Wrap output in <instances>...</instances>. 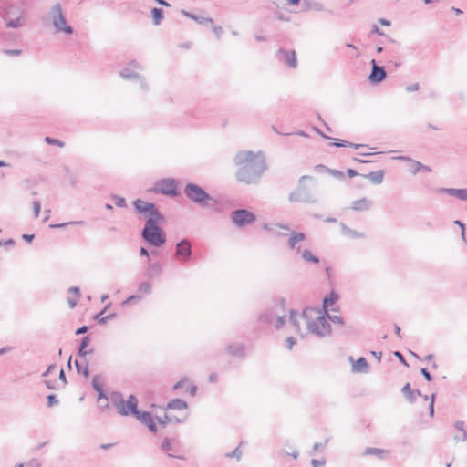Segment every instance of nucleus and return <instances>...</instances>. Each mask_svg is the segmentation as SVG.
Here are the masks:
<instances>
[{
    "label": "nucleus",
    "instance_id": "nucleus-1",
    "mask_svg": "<svg viewBox=\"0 0 467 467\" xmlns=\"http://www.w3.org/2000/svg\"><path fill=\"white\" fill-rule=\"evenodd\" d=\"M234 163L238 167L236 179L245 184H256L266 170L265 155L262 151L241 150L234 158Z\"/></svg>",
    "mask_w": 467,
    "mask_h": 467
},
{
    "label": "nucleus",
    "instance_id": "nucleus-2",
    "mask_svg": "<svg viewBox=\"0 0 467 467\" xmlns=\"http://www.w3.org/2000/svg\"><path fill=\"white\" fill-rule=\"evenodd\" d=\"M305 324L307 331L318 337H325L331 334V327L326 315L317 308L305 309Z\"/></svg>",
    "mask_w": 467,
    "mask_h": 467
},
{
    "label": "nucleus",
    "instance_id": "nucleus-3",
    "mask_svg": "<svg viewBox=\"0 0 467 467\" xmlns=\"http://www.w3.org/2000/svg\"><path fill=\"white\" fill-rule=\"evenodd\" d=\"M165 220L147 219L141 231V237L150 245L161 247L166 242V237L160 223Z\"/></svg>",
    "mask_w": 467,
    "mask_h": 467
},
{
    "label": "nucleus",
    "instance_id": "nucleus-4",
    "mask_svg": "<svg viewBox=\"0 0 467 467\" xmlns=\"http://www.w3.org/2000/svg\"><path fill=\"white\" fill-rule=\"evenodd\" d=\"M109 400L121 416L134 415L138 412V399L134 395H130L125 400L120 392L113 391L109 394Z\"/></svg>",
    "mask_w": 467,
    "mask_h": 467
},
{
    "label": "nucleus",
    "instance_id": "nucleus-5",
    "mask_svg": "<svg viewBox=\"0 0 467 467\" xmlns=\"http://www.w3.org/2000/svg\"><path fill=\"white\" fill-rule=\"evenodd\" d=\"M285 301L282 299L275 306L263 312L259 316V320L265 324H274L276 329L281 328L285 323Z\"/></svg>",
    "mask_w": 467,
    "mask_h": 467
},
{
    "label": "nucleus",
    "instance_id": "nucleus-6",
    "mask_svg": "<svg viewBox=\"0 0 467 467\" xmlns=\"http://www.w3.org/2000/svg\"><path fill=\"white\" fill-rule=\"evenodd\" d=\"M183 192L191 202L201 207H209L211 202H215L213 198L204 189L195 183L186 184Z\"/></svg>",
    "mask_w": 467,
    "mask_h": 467
},
{
    "label": "nucleus",
    "instance_id": "nucleus-7",
    "mask_svg": "<svg viewBox=\"0 0 467 467\" xmlns=\"http://www.w3.org/2000/svg\"><path fill=\"white\" fill-rule=\"evenodd\" d=\"M312 177L304 175L299 179L298 187L289 194V201L292 202H305V203H315L317 202V197L303 185V182L306 180H311Z\"/></svg>",
    "mask_w": 467,
    "mask_h": 467
},
{
    "label": "nucleus",
    "instance_id": "nucleus-8",
    "mask_svg": "<svg viewBox=\"0 0 467 467\" xmlns=\"http://www.w3.org/2000/svg\"><path fill=\"white\" fill-rule=\"evenodd\" d=\"M48 16L52 21V25L55 27L56 32H63L66 34L73 33V28L67 24L66 17L59 4H56L51 7Z\"/></svg>",
    "mask_w": 467,
    "mask_h": 467
},
{
    "label": "nucleus",
    "instance_id": "nucleus-9",
    "mask_svg": "<svg viewBox=\"0 0 467 467\" xmlns=\"http://www.w3.org/2000/svg\"><path fill=\"white\" fill-rule=\"evenodd\" d=\"M133 206L140 214H142L145 217L146 220H165L164 215L156 208L155 204L152 202H148L141 199H137L133 202Z\"/></svg>",
    "mask_w": 467,
    "mask_h": 467
},
{
    "label": "nucleus",
    "instance_id": "nucleus-10",
    "mask_svg": "<svg viewBox=\"0 0 467 467\" xmlns=\"http://www.w3.org/2000/svg\"><path fill=\"white\" fill-rule=\"evenodd\" d=\"M231 219L237 226L241 227L254 223L256 217L245 209H238L231 213Z\"/></svg>",
    "mask_w": 467,
    "mask_h": 467
},
{
    "label": "nucleus",
    "instance_id": "nucleus-11",
    "mask_svg": "<svg viewBox=\"0 0 467 467\" xmlns=\"http://www.w3.org/2000/svg\"><path fill=\"white\" fill-rule=\"evenodd\" d=\"M154 191L169 196H177V183L174 179H162L155 183Z\"/></svg>",
    "mask_w": 467,
    "mask_h": 467
},
{
    "label": "nucleus",
    "instance_id": "nucleus-12",
    "mask_svg": "<svg viewBox=\"0 0 467 467\" xmlns=\"http://www.w3.org/2000/svg\"><path fill=\"white\" fill-rule=\"evenodd\" d=\"M161 449L168 457L180 460L184 459L182 455L178 454L180 452V445L175 440L165 438L161 443Z\"/></svg>",
    "mask_w": 467,
    "mask_h": 467
},
{
    "label": "nucleus",
    "instance_id": "nucleus-13",
    "mask_svg": "<svg viewBox=\"0 0 467 467\" xmlns=\"http://www.w3.org/2000/svg\"><path fill=\"white\" fill-rule=\"evenodd\" d=\"M306 236L304 233L292 231L288 241H287V246L290 250L294 251L296 254H302V249L301 245L299 244L301 242L306 240Z\"/></svg>",
    "mask_w": 467,
    "mask_h": 467
},
{
    "label": "nucleus",
    "instance_id": "nucleus-14",
    "mask_svg": "<svg viewBox=\"0 0 467 467\" xmlns=\"http://www.w3.org/2000/svg\"><path fill=\"white\" fill-rule=\"evenodd\" d=\"M175 255L182 262H186L190 259L192 255V246L189 240L183 239L176 244Z\"/></svg>",
    "mask_w": 467,
    "mask_h": 467
},
{
    "label": "nucleus",
    "instance_id": "nucleus-15",
    "mask_svg": "<svg viewBox=\"0 0 467 467\" xmlns=\"http://www.w3.org/2000/svg\"><path fill=\"white\" fill-rule=\"evenodd\" d=\"M278 59L283 61L291 68H296L297 66L296 55L294 50H285L280 48L278 50Z\"/></svg>",
    "mask_w": 467,
    "mask_h": 467
},
{
    "label": "nucleus",
    "instance_id": "nucleus-16",
    "mask_svg": "<svg viewBox=\"0 0 467 467\" xmlns=\"http://www.w3.org/2000/svg\"><path fill=\"white\" fill-rule=\"evenodd\" d=\"M119 74H120L121 78L128 79V80L137 79L140 83V89H142V90L148 89V85H147L145 79L143 78H141L139 75V73L135 72L131 68L125 67L120 71Z\"/></svg>",
    "mask_w": 467,
    "mask_h": 467
},
{
    "label": "nucleus",
    "instance_id": "nucleus-17",
    "mask_svg": "<svg viewBox=\"0 0 467 467\" xmlns=\"http://www.w3.org/2000/svg\"><path fill=\"white\" fill-rule=\"evenodd\" d=\"M372 69L368 77L371 83H379L385 79L387 74L383 67L377 65L374 59L371 60Z\"/></svg>",
    "mask_w": 467,
    "mask_h": 467
},
{
    "label": "nucleus",
    "instance_id": "nucleus-18",
    "mask_svg": "<svg viewBox=\"0 0 467 467\" xmlns=\"http://www.w3.org/2000/svg\"><path fill=\"white\" fill-rule=\"evenodd\" d=\"M133 416L136 417V419L139 420L140 422L147 425V427L149 428V430L150 431H152V432L157 431V427H156L155 423L153 422L152 417L150 412L140 411L138 410V412L136 414H134Z\"/></svg>",
    "mask_w": 467,
    "mask_h": 467
},
{
    "label": "nucleus",
    "instance_id": "nucleus-19",
    "mask_svg": "<svg viewBox=\"0 0 467 467\" xmlns=\"http://www.w3.org/2000/svg\"><path fill=\"white\" fill-rule=\"evenodd\" d=\"M92 387L98 392V400H110L109 396H107L103 390V378L99 375H96L92 379Z\"/></svg>",
    "mask_w": 467,
    "mask_h": 467
},
{
    "label": "nucleus",
    "instance_id": "nucleus-20",
    "mask_svg": "<svg viewBox=\"0 0 467 467\" xmlns=\"http://www.w3.org/2000/svg\"><path fill=\"white\" fill-rule=\"evenodd\" d=\"M289 322L295 327L296 332L301 334V323L303 322L305 324V310L302 314H298L297 312L291 310Z\"/></svg>",
    "mask_w": 467,
    "mask_h": 467
},
{
    "label": "nucleus",
    "instance_id": "nucleus-21",
    "mask_svg": "<svg viewBox=\"0 0 467 467\" xmlns=\"http://www.w3.org/2000/svg\"><path fill=\"white\" fill-rule=\"evenodd\" d=\"M439 192L454 196L462 201H467V189L441 188Z\"/></svg>",
    "mask_w": 467,
    "mask_h": 467
},
{
    "label": "nucleus",
    "instance_id": "nucleus-22",
    "mask_svg": "<svg viewBox=\"0 0 467 467\" xmlns=\"http://www.w3.org/2000/svg\"><path fill=\"white\" fill-rule=\"evenodd\" d=\"M372 202L367 198H361L354 201L351 204V208L357 212H365L370 209Z\"/></svg>",
    "mask_w": 467,
    "mask_h": 467
},
{
    "label": "nucleus",
    "instance_id": "nucleus-23",
    "mask_svg": "<svg viewBox=\"0 0 467 467\" xmlns=\"http://www.w3.org/2000/svg\"><path fill=\"white\" fill-rule=\"evenodd\" d=\"M410 165H409V171L412 173V174H416L417 172L419 171H426V172H431V168L429 166H426L424 164H422L421 162L418 161H414L412 159L410 160Z\"/></svg>",
    "mask_w": 467,
    "mask_h": 467
},
{
    "label": "nucleus",
    "instance_id": "nucleus-24",
    "mask_svg": "<svg viewBox=\"0 0 467 467\" xmlns=\"http://www.w3.org/2000/svg\"><path fill=\"white\" fill-rule=\"evenodd\" d=\"M352 371L355 373H368V364L365 358H359L356 362L352 365Z\"/></svg>",
    "mask_w": 467,
    "mask_h": 467
},
{
    "label": "nucleus",
    "instance_id": "nucleus-25",
    "mask_svg": "<svg viewBox=\"0 0 467 467\" xmlns=\"http://www.w3.org/2000/svg\"><path fill=\"white\" fill-rule=\"evenodd\" d=\"M263 229L267 231V232H269L273 235H276V236L283 235V236H285L286 234L279 233L277 231V229H284V230H287L288 231L289 227L286 224H282V223H276V224L265 223V224L263 225Z\"/></svg>",
    "mask_w": 467,
    "mask_h": 467
},
{
    "label": "nucleus",
    "instance_id": "nucleus-26",
    "mask_svg": "<svg viewBox=\"0 0 467 467\" xmlns=\"http://www.w3.org/2000/svg\"><path fill=\"white\" fill-rule=\"evenodd\" d=\"M162 272V266L160 263L150 264L146 269V275L148 277L159 276Z\"/></svg>",
    "mask_w": 467,
    "mask_h": 467
},
{
    "label": "nucleus",
    "instance_id": "nucleus-27",
    "mask_svg": "<svg viewBox=\"0 0 467 467\" xmlns=\"http://www.w3.org/2000/svg\"><path fill=\"white\" fill-rule=\"evenodd\" d=\"M365 177L368 179L373 184L379 185L383 182L384 171L379 170L377 171H371L368 174L365 175Z\"/></svg>",
    "mask_w": 467,
    "mask_h": 467
},
{
    "label": "nucleus",
    "instance_id": "nucleus-28",
    "mask_svg": "<svg viewBox=\"0 0 467 467\" xmlns=\"http://www.w3.org/2000/svg\"><path fill=\"white\" fill-rule=\"evenodd\" d=\"M182 14L186 16V17H189L194 21H196L197 23L199 24H209V25H212L213 23V20L210 17H203V16H196L194 14H192L188 11H185V10H182Z\"/></svg>",
    "mask_w": 467,
    "mask_h": 467
},
{
    "label": "nucleus",
    "instance_id": "nucleus-29",
    "mask_svg": "<svg viewBox=\"0 0 467 467\" xmlns=\"http://www.w3.org/2000/svg\"><path fill=\"white\" fill-rule=\"evenodd\" d=\"M402 392L406 395L407 399L409 400V401L410 402H413L417 397H420L421 396V393L420 390H411L410 389V386L409 383H407L403 388H402Z\"/></svg>",
    "mask_w": 467,
    "mask_h": 467
},
{
    "label": "nucleus",
    "instance_id": "nucleus-30",
    "mask_svg": "<svg viewBox=\"0 0 467 467\" xmlns=\"http://www.w3.org/2000/svg\"><path fill=\"white\" fill-rule=\"evenodd\" d=\"M338 298V296L334 293V292H331L328 296H327L324 300H323V310L322 312L324 314H327V308L332 306Z\"/></svg>",
    "mask_w": 467,
    "mask_h": 467
},
{
    "label": "nucleus",
    "instance_id": "nucleus-31",
    "mask_svg": "<svg viewBox=\"0 0 467 467\" xmlns=\"http://www.w3.org/2000/svg\"><path fill=\"white\" fill-rule=\"evenodd\" d=\"M454 427L461 432H463V436H454L455 441H467V430L464 429V422L462 420H457Z\"/></svg>",
    "mask_w": 467,
    "mask_h": 467
},
{
    "label": "nucleus",
    "instance_id": "nucleus-32",
    "mask_svg": "<svg viewBox=\"0 0 467 467\" xmlns=\"http://www.w3.org/2000/svg\"><path fill=\"white\" fill-rule=\"evenodd\" d=\"M226 349L230 355L239 357L244 355V347L243 344H232Z\"/></svg>",
    "mask_w": 467,
    "mask_h": 467
},
{
    "label": "nucleus",
    "instance_id": "nucleus-33",
    "mask_svg": "<svg viewBox=\"0 0 467 467\" xmlns=\"http://www.w3.org/2000/svg\"><path fill=\"white\" fill-rule=\"evenodd\" d=\"M168 409L182 410L187 408V403L181 399H174L167 405Z\"/></svg>",
    "mask_w": 467,
    "mask_h": 467
},
{
    "label": "nucleus",
    "instance_id": "nucleus-34",
    "mask_svg": "<svg viewBox=\"0 0 467 467\" xmlns=\"http://www.w3.org/2000/svg\"><path fill=\"white\" fill-rule=\"evenodd\" d=\"M300 256L305 262H310V263H314V264L319 263V258L317 256L314 255L311 253V251L308 249H304L302 251V254Z\"/></svg>",
    "mask_w": 467,
    "mask_h": 467
},
{
    "label": "nucleus",
    "instance_id": "nucleus-35",
    "mask_svg": "<svg viewBox=\"0 0 467 467\" xmlns=\"http://www.w3.org/2000/svg\"><path fill=\"white\" fill-rule=\"evenodd\" d=\"M150 13L152 16L153 24L155 26H159L164 17L162 9L154 7L151 9Z\"/></svg>",
    "mask_w": 467,
    "mask_h": 467
},
{
    "label": "nucleus",
    "instance_id": "nucleus-36",
    "mask_svg": "<svg viewBox=\"0 0 467 467\" xmlns=\"http://www.w3.org/2000/svg\"><path fill=\"white\" fill-rule=\"evenodd\" d=\"M341 232L344 235L349 236L351 238H360L363 236L362 234L358 233L354 230L348 228L346 224L340 223Z\"/></svg>",
    "mask_w": 467,
    "mask_h": 467
},
{
    "label": "nucleus",
    "instance_id": "nucleus-37",
    "mask_svg": "<svg viewBox=\"0 0 467 467\" xmlns=\"http://www.w3.org/2000/svg\"><path fill=\"white\" fill-rule=\"evenodd\" d=\"M364 453L365 455H374L379 458H383L386 454V451L378 448L368 447Z\"/></svg>",
    "mask_w": 467,
    "mask_h": 467
},
{
    "label": "nucleus",
    "instance_id": "nucleus-38",
    "mask_svg": "<svg viewBox=\"0 0 467 467\" xmlns=\"http://www.w3.org/2000/svg\"><path fill=\"white\" fill-rule=\"evenodd\" d=\"M305 4L306 5V9L307 10H309V9H315L317 11H323L324 10V6L320 3L311 2L310 0H307V1L305 2Z\"/></svg>",
    "mask_w": 467,
    "mask_h": 467
},
{
    "label": "nucleus",
    "instance_id": "nucleus-39",
    "mask_svg": "<svg viewBox=\"0 0 467 467\" xmlns=\"http://www.w3.org/2000/svg\"><path fill=\"white\" fill-rule=\"evenodd\" d=\"M138 291L142 294L151 293V285L149 282H142L138 287Z\"/></svg>",
    "mask_w": 467,
    "mask_h": 467
},
{
    "label": "nucleus",
    "instance_id": "nucleus-40",
    "mask_svg": "<svg viewBox=\"0 0 467 467\" xmlns=\"http://www.w3.org/2000/svg\"><path fill=\"white\" fill-rule=\"evenodd\" d=\"M79 224H84V222L83 221H72V222L63 223H58V224H51L50 227L62 229V228L67 227V225H79Z\"/></svg>",
    "mask_w": 467,
    "mask_h": 467
},
{
    "label": "nucleus",
    "instance_id": "nucleus-41",
    "mask_svg": "<svg viewBox=\"0 0 467 467\" xmlns=\"http://www.w3.org/2000/svg\"><path fill=\"white\" fill-rule=\"evenodd\" d=\"M327 317V320H330L334 324L343 325L344 320L340 316L337 315H328V313L325 314Z\"/></svg>",
    "mask_w": 467,
    "mask_h": 467
},
{
    "label": "nucleus",
    "instance_id": "nucleus-42",
    "mask_svg": "<svg viewBox=\"0 0 467 467\" xmlns=\"http://www.w3.org/2000/svg\"><path fill=\"white\" fill-rule=\"evenodd\" d=\"M23 23L20 19V17H17L16 19H11L6 23V26L11 28H18L22 26Z\"/></svg>",
    "mask_w": 467,
    "mask_h": 467
},
{
    "label": "nucleus",
    "instance_id": "nucleus-43",
    "mask_svg": "<svg viewBox=\"0 0 467 467\" xmlns=\"http://www.w3.org/2000/svg\"><path fill=\"white\" fill-rule=\"evenodd\" d=\"M75 365H76V368H77V370H78V373L82 372L85 377H88V368L87 364H85L82 367L81 364L78 360H76L75 361Z\"/></svg>",
    "mask_w": 467,
    "mask_h": 467
},
{
    "label": "nucleus",
    "instance_id": "nucleus-44",
    "mask_svg": "<svg viewBox=\"0 0 467 467\" xmlns=\"http://www.w3.org/2000/svg\"><path fill=\"white\" fill-rule=\"evenodd\" d=\"M275 18H277L278 20H281V21L288 22L290 20V16L288 15L283 13L280 10H276L275 12Z\"/></svg>",
    "mask_w": 467,
    "mask_h": 467
},
{
    "label": "nucleus",
    "instance_id": "nucleus-45",
    "mask_svg": "<svg viewBox=\"0 0 467 467\" xmlns=\"http://www.w3.org/2000/svg\"><path fill=\"white\" fill-rule=\"evenodd\" d=\"M242 451L237 447L231 453H228L226 456L228 458H235L236 460H240L242 457Z\"/></svg>",
    "mask_w": 467,
    "mask_h": 467
},
{
    "label": "nucleus",
    "instance_id": "nucleus-46",
    "mask_svg": "<svg viewBox=\"0 0 467 467\" xmlns=\"http://www.w3.org/2000/svg\"><path fill=\"white\" fill-rule=\"evenodd\" d=\"M45 141L47 143V144H50V145H57L59 147H63L64 146V142L57 140V139H53L51 137H46L45 138Z\"/></svg>",
    "mask_w": 467,
    "mask_h": 467
},
{
    "label": "nucleus",
    "instance_id": "nucleus-47",
    "mask_svg": "<svg viewBox=\"0 0 467 467\" xmlns=\"http://www.w3.org/2000/svg\"><path fill=\"white\" fill-rule=\"evenodd\" d=\"M33 210L35 218H38L41 210V204L38 201L33 202Z\"/></svg>",
    "mask_w": 467,
    "mask_h": 467
},
{
    "label": "nucleus",
    "instance_id": "nucleus-48",
    "mask_svg": "<svg viewBox=\"0 0 467 467\" xmlns=\"http://www.w3.org/2000/svg\"><path fill=\"white\" fill-rule=\"evenodd\" d=\"M113 198L115 199V204L118 207H120V208L126 207V200H125V198L119 197V196H113Z\"/></svg>",
    "mask_w": 467,
    "mask_h": 467
},
{
    "label": "nucleus",
    "instance_id": "nucleus-49",
    "mask_svg": "<svg viewBox=\"0 0 467 467\" xmlns=\"http://www.w3.org/2000/svg\"><path fill=\"white\" fill-rule=\"evenodd\" d=\"M58 403V400L53 394L47 396V407L55 406Z\"/></svg>",
    "mask_w": 467,
    "mask_h": 467
},
{
    "label": "nucleus",
    "instance_id": "nucleus-50",
    "mask_svg": "<svg viewBox=\"0 0 467 467\" xmlns=\"http://www.w3.org/2000/svg\"><path fill=\"white\" fill-rule=\"evenodd\" d=\"M109 307V305H108L104 310L96 317V319L98 320V323L99 324H105L107 322V320L109 319V317H100V315L103 314L108 308Z\"/></svg>",
    "mask_w": 467,
    "mask_h": 467
},
{
    "label": "nucleus",
    "instance_id": "nucleus-51",
    "mask_svg": "<svg viewBox=\"0 0 467 467\" xmlns=\"http://www.w3.org/2000/svg\"><path fill=\"white\" fill-rule=\"evenodd\" d=\"M4 53L9 56H19L22 51L20 49H5Z\"/></svg>",
    "mask_w": 467,
    "mask_h": 467
},
{
    "label": "nucleus",
    "instance_id": "nucleus-52",
    "mask_svg": "<svg viewBox=\"0 0 467 467\" xmlns=\"http://www.w3.org/2000/svg\"><path fill=\"white\" fill-rule=\"evenodd\" d=\"M213 31L214 32V34H215V36H216V37H217L218 39H220V38H221V36H222V35H223V27H222V26H213Z\"/></svg>",
    "mask_w": 467,
    "mask_h": 467
},
{
    "label": "nucleus",
    "instance_id": "nucleus-53",
    "mask_svg": "<svg viewBox=\"0 0 467 467\" xmlns=\"http://www.w3.org/2000/svg\"><path fill=\"white\" fill-rule=\"evenodd\" d=\"M296 343L293 337H288L285 340V345L288 349H292L293 346Z\"/></svg>",
    "mask_w": 467,
    "mask_h": 467
},
{
    "label": "nucleus",
    "instance_id": "nucleus-54",
    "mask_svg": "<svg viewBox=\"0 0 467 467\" xmlns=\"http://www.w3.org/2000/svg\"><path fill=\"white\" fill-rule=\"evenodd\" d=\"M434 400H435V394H432L431 395V403L429 405V410H430V416L431 417L434 416Z\"/></svg>",
    "mask_w": 467,
    "mask_h": 467
},
{
    "label": "nucleus",
    "instance_id": "nucleus-55",
    "mask_svg": "<svg viewBox=\"0 0 467 467\" xmlns=\"http://www.w3.org/2000/svg\"><path fill=\"white\" fill-rule=\"evenodd\" d=\"M420 372H421L422 376L425 378V379H426V380H428V381H431V379H432V378H431V373L428 371V369H427V368H421V371H420Z\"/></svg>",
    "mask_w": 467,
    "mask_h": 467
},
{
    "label": "nucleus",
    "instance_id": "nucleus-56",
    "mask_svg": "<svg viewBox=\"0 0 467 467\" xmlns=\"http://www.w3.org/2000/svg\"><path fill=\"white\" fill-rule=\"evenodd\" d=\"M419 89H420V85H419V83H414V84H412V85H410V86H408V87L406 88V90H407L408 92H413V91H417V90H419Z\"/></svg>",
    "mask_w": 467,
    "mask_h": 467
},
{
    "label": "nucleus",
    "instance_id": "nucleus-57",
    "mask_svg": "<svg viewBox=\"0 0 467 467\" xmlns=\"http://www.w3.org/2000/svg\"><path fill=\"white\" fill-rule=\"evenodd\" d=\"M311 464L313 467H324L325 465V462L324 461H319V460H316V459H313L311 461Z\"/></svg>",
    "mask_w": 467,
    "mask_h": 467
},
{
    "label": "nucleus",
    "instance_id": "nucleus-58",
    "mask_svg": "<svg viewBox=\"0 0 467 467\" xmlns=\"http://www.w3.org/2000/svg\"><path fill=\"white\" fill-rule=\"evenodd\" d=\"M89 342H90V338H89V337H88V336H87V337H84L81 339V343H80V346H79V347H81V348H87V346L89 344Z\"/></svg>",
    "mask_w": 467,
    "mask_h": 467
},
{
    "label": "nucleus",
    "instance_id": "nucleus-59",
    "mask_svg": "<svg viewBox=\"0 0 467 467\" xmlns=\"http://www.w3.org/2000/svg\"><path fill=\"white\" fill-rule=\"evenodd\" d=\"M333 145L337 147H348V141L337 140V141L334 142Z\"/></svg>",
    "mask_w": 467,
    "mask_h": 467
},
{
    "label": "nucleus",
    "instance_id": "nucleus-60",
    "mask_svg": "<svg viewBox=\"0 0 467 467\" xmlns=\"http://www.w3.org/2000/svg\"><path fill=\"white\" fill-rule=\"evenodd\" d=\"M394 355L399 358V360H400L402 364H404L405 366H408V364H407V362H406V360H405V358H404L403 355H402L400 352H399V351H395V352H394Z\"/></svg>",
    "mask_w": 467,
    "mask_h": 467
},
{
    "label": "nucleus",
    "instance_id": "nucleus-61",
    "mask_svg": "<svg viewBox=\"0 0 467 467\" xmlns=\"http://www.w3.org/2000/svg\"><path fill=\"white\" fill-rule=\"evenodd\" d=\"M140 299V296L133 295V296H129L127 298V300L124 302V304L131 303L133 301H138Z\"/></svg>",
    "mask_w": 467,
    "mask_h": 467
},
{
    "label": "nucleus",
    "instance_id": "nucleus-62",
    "mask_svg": "<svg viewBox=\"0 0 467 467\" xmlns=\"http://www.w3.org/2000/svg\"><path fill=\"white\" fill-rule=\"evenodd\" d=\"M56 366L55 365H49L47 370L42 374L43 377H47L54 369Z\"/></svg>",
    "mask_w": 467,
    "mask_h": 467
},
{
    "label": "nucleus",
    "instance_id": "nucleus-63",
    "mask_svg": "<svg viewBox=\"0 0 467 467\" xmlns=\"http://www.w3.org/2000/svg\"><path fill=\"white\" fill-rule=\"evenodd\" d=\"M69 292H70V293L75 294L77 297H78V296H79V295H80V290H79V288H78V287H77V286H72V287H70V288H69Z\"/></svg>",
    "mask_w": 467,
    "mask_h": 467
},
{
    "label": "nucleus",
    "instance_id": "nucleus-64",
    "mask_svg": "<svg viewBox=\"0 0 467 467\" xmlns=\"http://www.w3.org/2000/svg\"><path fill=\"white\" fill-rule=\"evenodd\" d=\"M130 66L133 68V69H142V67L135 60L131 61L130 63Z\"/></svg>",
    "mask_w": 467,
    "mask_h": 467
}]
</instances>
